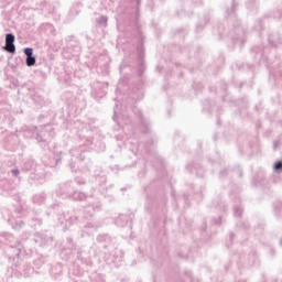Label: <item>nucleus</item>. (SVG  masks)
I'll return each mask as SVG.
<instances>
[{"label":"nucleus","mask_w":282,"mask_h":282,"mask_svg":"<svg viewBox=\"0 0 282 282\" xmlns=\"http://www.w3.org/2000/svg\"><path fill=\"white\" fill-rule=\"evenodd\" d=\"M11 252H13V254L9 256V261L12 262L15 270L18 272H24V276H30V274L34 272V268L30 267L28 261H25V249L23 248V245H11Z\"/></svg>","instance_id":"1"},{"label":"nucleus","mask_w":282,"mask_h":282,"mask_svg":"<svg viewBox=\"0 0 282 282\" xmlns=\"http://www.w3.org/2000/svg\"><path fill=\"white\" fill-rule=\"evenodd\" d=\"M51 210L58 215V221L63 226L64 230H69L72 226L78 221V216L74 215V212L65 210L63 203H55L51 206Z\"/></svg>","instance_id":"2"},{"label":"nucleus","mask_w":282,"mask_h":282,"mask_svg":"<svg viewBox=\"0 0 282 282\" xmlns=\"http://www.w3.org/2000/svg\"><path fill=\"white\" fill-rule=\"evenodd\" d=\"M44 149H48V151L53 153L42 156V162L44 166H50V169H56V166H58V164L61 163V154L63 153V150H61V147L56 142L45 143Z\"/></svg>","instance_id":"3"},{"label":"nucleus","mask_w":282,"mask_h":282,"mask_svg":"<svg viewBox=\"0 0 282 282\" xmlns=\"http://www.w3.org/2000/svg\"><path fill=\"white\" fill-rule=\"evenodd\" d=\"M99 210H102V203L100 200L84 207L83 219L86 220L85 228H98V224L94 221V213H99Z\"/></svg>","instance_id":"4"},{"label":"nucleus","mask_w":282,"mask_h":282,"mask_svg":"<svg viewBox=\"0 0 282 282\" xmlns=\"http://www.w3.org/2000/svg\"><path fill=\"white\" fill-rule=\"evenodd\" d=\"M89 145L94 147V149L97 153H102V151H105V149H107V145H105V142L84 143V144L79 145V148L72 149L69 151V154L72 155L73 159L79 160V162H83L85 159V154H83V153H85V151H87V149H89Z\"/></svg>","instance_id":"5"},{"label":"nucleus","mask_w":282,"mask_h":282,"mask_svg":"<svg viewBox=\"0 0 282 282\" xmlns=\"http://www.w3.org/2000/svg\"><path fill=\"white\" fill-rule=\"evenodd\" d=\"M104 261L107 265H113L115 268H120L122 263V251L111 248L108 251L104 252Z\"/></svg>","instance_id":"6"},{"label":"nucleus","mask_w":282,"mask_h":282,"mask_svg":"<svg viewBox=\"0 0 282 282\" xmlns=\"http://www.w3.org/2000/svg\"><path fill=\"white\" fill-rule=\"evenodd\" d=\"M91 131H98L95 119H88V121L85 123V127L77 131V135L82 141L85 140V142H94V138H91Z\"/></svg>","instance_id":"7"},{"label":"nucleus","mask_w":282,"mask_h":282,"mask_svg":"<svg viewBox=\"0 0 282 282\" xmlns=\"http://www.w3.org/2000/svg\"><path fill=\"white\" fill-rule=\"evenodd\" d=\"M33 241L40 248H47V246H52V243H54V237L48 231L35 232Z\"/></svg>","instance_id":"8"},{"label":"nucleus","mask_w":282,"mask_h":282,"mask_svg":"<svg viewBox=\"0 0 282 282\" xmlns=\"http://www.w3.org/2000/svg\"><path fill=\"white\" fill-rule=\"evenodd\" d=\"M91 87V96L95 100H100V98H105L107 96L106 87L107 85L102 82L96 80L90 84Z\"/></svg>","instance_id":"9"},{"label":"nucleus","mask_w":282,"mask_h":282,"mask_svg":"<svg viewBox=\"0 0 282 282\" xmlns=\"http://www.w3.org/2000/svg\"><path fill=\"white\" fill-rule=\"evenodd\" d=\"M23 138L25 140H36V142H47V140L43 139V134L39 133V128H28L22 132Z\"/></svg>","instance_id":"10"},{"label":"nucleus","mask_w":282,"mask_h":282,"mask_svg":"<svg viewBox=\"0 0 282 282\" xmlns=\"http://www.w3.org/2000/svg\"><path fill=\"white\" fill-rule=\"evenodd\" d=\"M14 41H17L14 33H7L4 39V46L2 47V50H4V52H8L9 54H15L17 45H14Z\"/></svg>","instance_id":"11"},{"label":"nucleus","mask_w":282,"mask_h":282,"mask_svg":"<svg viewBox=\"0 0 282 282\" xmlns=\"http://www.w3.org/2000/svg\"><path fill=\"white\" fill-rule=\"evenodd\" d=\"M77 259L83 263V265L91 267V256L89 254V249H78Z\"/></svg>","instance_id":"12"},{"label":"nucleus","mask_w":282,"mask_h":282,"mask_svg":"<svg viewBox=\"0 0 282 282\" xmlns=\"http://www.w3.org/2000/svg\"><path fill=\"white\" fill-rule=\"evenodd\" d=\"M57 191L59 195H66V197H69L74 191V185L72 184V181H66L59 184Z\"/></svg>","instance_id":"13"},{"label":"nucleus","mask_w":282,"mask_h":282,"mask_svg":"<svg viewBox=\"0 0 282 282\" xmlns=\"http://www.w3.org/2000/svg\"><path fill=\"white\" fill-rule=\"evenodd\" d=\"M73 105L76 108V111H83V109L87 107V100L85 99V96L79 95L75 97Z\"/></svg>","instance_id":"14"},{"label":"nucleus","mask_w":282,"mask_h":282,"mask_svg":"<svg viewBox=\"0 0 282 282\" xmlns=\"http://www.w3.org/2000/svg\"><path fill=\"white\" fill-rule=\"evenodd\" d=\"M50 274L55 281H58L63 276V265L57 263L50 269Z\"/></svg>","instance_id":"15"},{"label":"nucleus","mask_w":282,"mask_h":282,"mask_svg":"<svg viewBox=\"0 0 282 282\" xmlns=\"http://www.w3.org/2000/svg\"><path fill=\"white\" fill-rule=\"evenodd\" d=\"M0 193L1 195H10L12 193V183L9 180L0 181Z\"/></svg>","instance_id":"16"},{"label":"nucleus","mask_w":282,"mask_h":282,"mask_svg":"<svg viewBox=\"0 0 282 282\" xmlns=\"http://www.w3.org/2000/svg\"><path fill=\"white\" fill-rule=\"evenodd\" d=\"M0 237L4 239L6 243H10V250H12V246H19V241L14 242V236L10 232H2L0 234Z\"/></svg>","instance_id":"17"},{"label":"nucleus","mask_w":282,"mask_h":282,"mask_svg":"<svg viewBox=\"0 0 282 282\" xmlns=\"http://www.w3.org/2000/svg\"><path fill=\"white\" fill-rule=\"evenodd\" d=\"M68 197H72L75 202H85L89 195L80 191H73Z\"/></svg>","instance_id":"18"},{"label":"nucleus","mask_w":282,"mask_h":282,"mask_svg":"<svg viewBox=\"0 0 282 282\" xmlns=\"http://www.w3.org/2000/svg\"><path fill=\"white\" fill-rule=\"evenodd\" d=\"M116 226H118L119 228H124V226H127V224H129V215L127 214H120L116 220H115Z\"/></svg>","instance_id":"19"},{"label":"nucleus","mask_w":282,"mask_h":282,"mask_svg":"<svg viewBox=\"0 0 282 282\" xmlns=\"http://www.w3.org/2000/svg\"><path fill=\"white\" fill-rule=\"evenodd\" d=\"M40 129H44V131H42L44 138L47 135L48 138H54V135H56V133L54 132V128L52 127V123H46L43 126H40Z\"/></svg>","instance_id":"20"},{"label":"nucleus","mask_w":282,"mask_h":282,"mask_svg":"<svg viewBox=\"0 0 282 282\" xmlns=\"http://www.w3.org/2000/svg\"><path fill=\"white\" fill-rule=\"evenodd\" d=\"M45 199H47V195L45 194V192L37 193L32 197L33 204H36L37 206H41V204H45Z\"/></svg>","instance_id":"21"},{"label":"nucleus","mask_w":282,"mask_h":282,"mask_svg":"<svg viewBox=\"0 0 282 282\" xmlns=\"http://www.w3.org/2000/svg\"><path fill=\"white\" fill-rule=\"evenodd\" d=\"M33 265L36 270H41L45 265V258L41 253H36L33 259Z\"/></svg>","instance_id":"22"},{"label":"nucleus","mask_w":282,"mask_h":282,"mask_svg":"<svg viewBox=\"0 0 282 282\" xmlns=\"http://www.w3.org/2000/svg\"><path fill=\"white\" fill-rule=\"evenodd\" d=\"M132 70L137 72L138 76H142V53L138 54L135 65L132 66Z\"/></svg>","instance_id":"23"},{"label":"nucleus","mask_w":282,"mask_h":282,"mask_svg":"<svg viewBox=\"0 0 282 282\" xmlns=\"http://www.w3.org/2000/svg\"><path fill=\"white\" fill-rule=\"evenodd\" d=\"M98 243H102L104 248H109V243H111V237L107 234H101L97 236Z\"/></svg>","instance_id":"24"},{"label":"nucleus","mask_w":282,"mask_h":282,"mask_svg":"<svg viewBox=\"0 0 282 282\" xmlns=\"http://www.w3.org/2000/svg\"><path fill=\"white\" fill-rule=\"evenodd\" d=\"M8 223L13 228V230H21V228L25 226V223H23L21 219L9 218Z\"/></svg>","instance_id":"25"},{"label":"nucleus","mask_w":282,"mask_h":282,"mask_svg":"<svg viewBox=\"0 0 282 282\" xmlns=\"http://www.w3.org/2000/svg\"><path fill=\"white\" fill-rule=\"evenodd\" d=\"M95 177L99 186H105L107 184V174L105 172L100 171L98 173L95 171Z\"/></svg>","instance_id":"26"},{"label":"nucleus","mask_w":282,"mask_h":282,"mask_svg":"<svg viewBox=\"0 0 282 282\" xmlns=\"http://www.w3.org/2000/svg\"><path fill=\"white\" fill-rule=\"evenodd\" d=\"M36 163L32 159H26L22 164V171H34Z\"/></svg>","instance_id":"27"},{"label":"nucleus","mask_w":282,"mask_h":282,"mask_svg":"<svg viewBox=\"0 0 282 282\" xmlns=\"http://www.w3.org/2000/svg\"><path fill=\"white\" fill-rule=\"evenodd\" d=\"M29 225L31 226V228H34V230H39V228L43 226V220L34 216L29 220Z\"/></svg>","instance_id":"28"},{"label":"nucleus","mask_w":282,"mask_h":282,"mask_svg":"<svg viewBox=\"0 0 282 282\" xmlns=\"http://www.w3.org/2000/svg\"><path fill=\"white\" fill-rule=\"evenodd\" d=\"M29 182H31V184H41L43 182V176L36 174L35 172H31L29 175Z\"/></svg>","instance_id":"29"},{"label":"nucleus","mask_w":282,"mask_h":282,"mask_svg":"<svg viewBox=\"0 0 282 282\" xmlns=\"http://www.w3.org/2000/svg\"><path fill=\"white\" fill-rule=\"evenodd\" d=\"M64 69L66 72L67 76H69L70 74H73L75 76V78H83V76H85V73L80 69L72 70V69H69V66H65Z\"/></svg>","instance_id":"30"},{"label":"nucleus","mask_w":282,"mask_h":282,"mask_svg":"<svg viewBox=\"0 0 282 282\" xmlns=\"http://www.w3.org/2000/svg\"><path fill=\"white\" fill-rule=\"evenodd\" d=\"M82 4H77L69 10V17H78L80 14Z\"/></svg>","instance_id":"31"},{"label":"nucleus","mask_w":282,"mask_h":282,"mask_svg":"<svg viewBox=\"0 0 282 282\" xmlns=\"http://www.w3.org/2000/svg\"><path fill=\"white\" fill-rule=\"evenodd\" d=\"M107 21H109V18L107 15H101L97 18V24L102 25V28H107Z\"/></svg>","instance_id":"32"},{"label":"nucleus","mask_w":282,"mask_h":282,"mask_svg":"<svg viewBox=\"0 0 282 282\" xmlns=\"http://www.w3.org/2000/svg\"><path fill=\"white\" fill-rule=\"evenodd\" d=\"M66 242H67V249L68 250H76V243H74V238L73 237H67Z\"/></svg>","instance_id":"33"},{"label":"nucleus","mask_w":282,"mask_h":282,"mask_svg":"<svg viewBox=\"0 0 282 282\" xmlns=\"http://www.w3.org/2000/svg\"><path fill=\"white\" fill-rule=\"evenodd\" d=\"M33 100L36 105H39L40 107H43V105H45V100L43 99L42 96L40 95H34L33 96Z\"/></svg>","instance_id":"34"},{"label":"nucleus","mask_w":282,"mask_h":282,"mask_svg":"<svg viewBox=\"0 0 282 282\" xmlns=\"http://www.w3.org/2000/svg\"><path fill=\"white\" fill-rule=\"evenodd\" d=\"M33 65H36V57L34 55H31L26 57V66L33 67Z\"/></svg>","instance_id":"35"},{"label":"nucleus","mask_w":282,"mask_h":282,"mask_svg":"<svg viewBox=\"0 0 282 282\" xmlns=\"http://www.w3.org/2000/svg\"><path fill=\"white\" fill-rule=\"evenodd\" d=\"M78 166L82 173H89V166H91V161H88L86 165H83V163H80Z\"/></svg>","instance_id":"36"},{"label":"nucleus","mask_w":282,"mask_h":282,"mask_svg":"<svg viewBox=\"0 0 282 282\" xmlns=\"http://www.w3.org/2000/svg\"><path fill=\"white\" fill-rule=\"evenodd\" d=\"M24 54H25L26 57L34 56V48L33 47H25L24 48Z\"/></svg>","instance_id":"37"},{"label":"nucleus","mask_w":282,"mask_h":282,"mask_svg":"<svg viewBox=\"0 0 282 282\" xmlns=\"http://www.w3.org/2000/svg\"><path fill=\"white\" fill-rule=\"evenodd\" d=\"M75 182H76V184H79V185H83V184H85V178H83V176H77V177H75Z\"/></svg>","instance_id":"38"},{"label":"nucleus","mask_w":282,"mask_h":282,"mask_svg":"<svg viewBox=\"0 0 282 282\" xmlns=\"http://www.w3.org/2000/svg\"><path fill=\"white\" fill-rule=\"evenodd\" d=\"M274 171H282V161L275 163Z\"/></svg>","instance_id":"39"},{"label":"nucleus","mask_w":282,"mask_h":282,"mask_svg":"<svg viewBox=\"0 0 282 282\" xmlns=\"http://www.w3.org/2000/svg\"><path fill=\"white\" fill-rule=\"evenodd\" d=\"M69 166L72 171H76L77 166H76V162H74V159H72Z\"/></svg>","instance_id":"40"},{"label":"nucleus","mask_w":282,"mask_h":282,"mask_svg":"<svg viewBox=\"0 0 282 282\" xmlns=\"http://www.w3.org/2000/svg\"><path fill=\"white\" fill-rule=\"evenodd\" d=\"M99 192L101 193V195H104V197H109L110 199H113V196L112 195H107L105 189H99Z\"/></svg>","instance_id":"41"},{"label":"nucleus","mask_w":282,"mask_h":282,"mask_svg":"<svg viewBox=\"0 0 282 282\" xmlns=\"http://www.w3.org/2000/svg\"><path fill=\"white\" fill-rule=\"evenodd\" d=\"M112 171H115V173H118V171H124V167L120 169L119 165H115V166L112 167Z\"/></svg>","instance_id":"42"},{"label":"nucleus","mask_w":282,"mask_h":282,"mask_svg":"<svg viewBox=\"0 0 282 282\" xmlns=\"http://www.w3.org/2000/svg\"><path fill=\"white\" fill-rule=\"evenodd\" d=\"M12 175H14L15 177L19 175L20 171L19 169H14L11 171Z\"/></svg>","instance_id":"43"},{"label":"nucleus","mask_w":282,"mask_h":282,"mask_svg":"<svg viewBox=\"0 0 282 282\" xmlns=\"http://www.w3.org/2000/svg\"><path fill=\"white\" fill-rule=\"evenodd\" d=\"M117 112L115 111V115L112 117V120L117 123L118 127H120V122L118 121V119L116 118Z\"/></svg>","instance_id":"44"},{"label":"nucleus","mask_w":282,"mask_h":282,"mask_svg":"<svg viewBox=\"0 0 282 282\" xmlns=\"http://www.w3.org/2000/svg\"><path fill=\"white\" fill-rule=\"evenodd\" d=\"M37 120L39 122H43V120H45V115H40Z\"/></svg>","instance_id":"45"},{"label":"nucleus","mask_w":282,"mask_h":282,"mask_svg":"<svg viewBox=\"0 0 282 282\" xmlns=\"http://www.w3.org/2000/svg\"><path fill=\"white\" fill-rule=\"evenodd\" d=\"M129 188H130V186L127 185V186L121 187L120 191H121V193H124V191H129Z\"/></svg>","instance_id":"46"},{"label":"nucleus","mask_w":282,"mask_h":282,"mask_svg":"<svg viewBox=\"0 0 282 282\" xmlns=\"http://www.w3.org/2000/svg\"><path fill=\"white\" fill-rule=\"evenodd\" d=\"M132 111L134 112V113H137L138 112V106H133V108H132Z\"/></svg>","instance_id":"47"},{"label":"nucleus","mask_w":282,"mask_h":282,"mask_svg":"<svg viewBox=\"0 0 282 282\" xmlns=\"http://www.w3.org/2000/svg\"><path fill=\"white\" fill-rule=\"evenodd\" d=\"M75 48L78 52L80 50V46L77 45V46H75Z\"/></svg>","instance_id":"48"},{"label":"nucleus","mask_w":282,"mask_h":282,"mask_svg":"<svg viewBox=\"0 0 282 282\" xmlns=\"http://www.w3.org/2000/svg\"><path fill=\"white\" fill-rule=\"evenodd\" d=\"M93 67H98V64H94Z\"/></svg>","instance_id":"49"},{"label":"nucleus","mask_w":282,"mask_h":282,"mask_svg":"<svg viewBox=\"0 0 282 282\" xmlns=\"http://www.w3.org/2000/svg\"><path fill=\"white\" fill-rule=\"evenodd\" d=\"M117 140H122V139H120V135H117Z\"/></svg>","instance_id":"50"},{"label":"nucleus","mask_w":282,"mask_h":282,"mask_svg":"<svg viewBox=\"0 0 282 282\" xmlns=\"http://www.w3.org/2000/svg\"><path fill=\"white\" fill-rule=\"evenodd\" d=\"M46 215L50 217V212H46Z\"/></svg>","instance_id":"51"},{"label":"nucleus","mask_w":282,"mask_h":282,"mask_svg":"<svg viewBox=\"0 0 282 282\" xmlns=\"http://www.w3.org/2000/svg\"><path fill=\"white\" fill-rule=\"evenodd\" d=\"M137 94H140V88H138V93Z\"/></svg>","instance_id":"52"},{"label":"nucleus","mask_w":282,"mask_h":282,"mask_svg":"<svg viewBox=\"0 0 282 282\" xmlns=\"http://www.w3.org/2000/svg\"><path fill=\"white\" fill-rule=\"evenodd\" d=\"M89 197H94V194H90Z\"/></svg>","instance_id":"53"}]
</instances>
